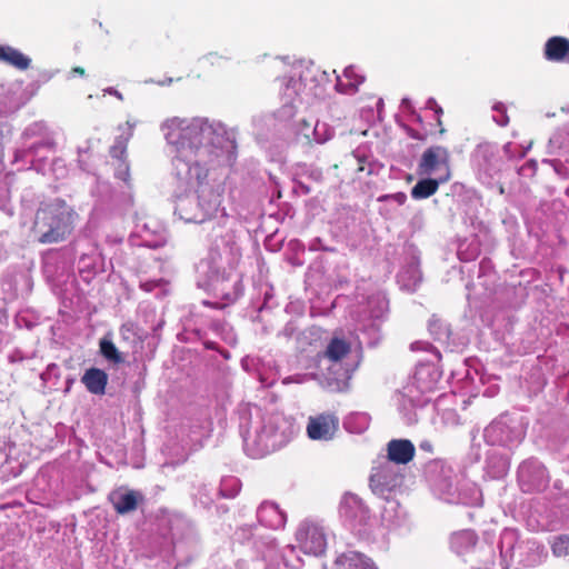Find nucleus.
Masks as SVG:
<instances>
[{
	"mask_svg": "<svg viewBox=\"0 0 569 569\" xmlns=\"http://www.w3.org/2000/svg\"><path fill=\"white\" fill-rule=\"evenodd\" d=\"M160 130L172 153L174 214L190 223L210 220L221 204L223 189L209 176L227 171L237 162V129L207 117H172L161 123Z\"/></svg>",
	"mask_w": 569,
	"mask_h": 569,
	"instance_id": "f257e3e1",
	"label": "nucleus"
},
{
	"mask_svg": "<svg viewBox=\"0 0 569 569\" xmlns=\"http://www.w3.org/2000/svg\"><path fill=\"white\" fill-rule=\"evenodd\" d=\"M238 416L244 452L254 459L284 447L297 431L293 419L280 412L262 413L258 406L240 405Z\"/></svg>",
	"mask_w": 569,
	"mask_h": 569,
	"instance_id": "f03ea898",
	"label": "nucleus"
},
{
	"mask_svg": "<svg viewBox=\"0 0 569 569\" xmlns=\"http://www.w3.org/2000/svg\"><path fill=\"white\" fill-rule=\"evenodd\" d=\"M327 81V73L313 64L293 67L292 73L282 79V106L278 111L279 117L291 119L300 104H310L313 100L322 98Z\"/></svg>",
	"mask_w": 569,
	"mask_h": 569,
	"instance_id": "7ed1b4c3",
	"label": "nucleus"
},
{
	"mask_svg": "<svg viewBox=\"0 0 569 569\" xmlns=\"http://www.w3.org/2000/svg\"><path fill=\"white\" fill-rule=\"evenodd\" d=\"M423 476L432 493L445 502L477 506L481 500V492L476 483L459 481L453 468L443 459L428 461Z\"/></svg>",
	"mask_w": 569,
	"mask_h": 569,
	"instance_id": "20e7f679",
	"label": "nucleus"
},
{
	"mask_svg": "<svg viewBox=\"0 0 569 569\" xmlns=\"http://www.w3.org/2000/svg\"><path fill=\"white\" fill-rule=\"evenodd\" d=\"M240 257V246L232 231H226L217 237L208 254L194 266L197 287L209 290L212 286L220 284V279L236 268Z\"/></svg>",
	"mask_w": 569,
	"mask_h": 569,
	"instance_id": "39448f33",
	"label": "nucleus"
},
{
	"mask_svg": "<svg viewBox=\"0 0 569 569\" xmlns=\"http://www.w3.org/2000/svg\"><path fill=\"white\" fill-rule=\"evenodd\" d=\"M78 218L73 207L61 198L41 202L34 216L33 236L43 244L63 241L73 231Z\"/></svg>",
	"mask_w": 569,
	"mask_h": 569,
	"instance_id": "423d86ee",
	"label": "nucleus"
},
{
	"mask_svg": "<svg viewBox=\"0 0 569 569\" xmlns=\"http://www.w3.org/2000/svg\"><path fill=\"white\" fill-rule=\"evenodd\" d=\"M23 143L14 151V162H22L23 166L18 170H34L38 173L47 172L46 154L54 153L57 142L53 133L43 121H37L29 124L22 132Z\"/></svg>",
	"mask_w": 569,
	"mask_h": 569,
	"instance_id": "0eeeda50",
	"label": "nucleus"
},
{
	"mask_svg": "<svg viewBox=\"0 0 569 569\" xmlns=\"http://www.w3.org/2000/svg\"><path fill=\"white\" fill-rule=\"evenodd\" d=\"M470 164L477 179L487 188L505 193L501 183L506 161L498 143L483 141L478 143L470 153Z\"/></svg>",
	"mask_w": 569,
	"mask_h": 569,
	"instance_id": "6e6552de",
	"label": "nucleus"
},
{
	"mask_svg": "<svg viewBox=\"0 0 569 569\" xmlns=\"http://www.w3.org/2000/svg\"><path fill=\"white\" fill-rule=\"evenodd\" d=\"M526 437V425L522 417L516 413L503 412L493 419L482 432L483 441L488 446L505 449L517 448Z\"/></svg>",
	"mask_w": 569,
	"mask_h": 569,
	"instance_id": "1a4fd4ad",
	"label": "nucleus"
},
{
	"mask_svg": "<svg viewBox=\"0 0 569 569\" xmlns=\"http://www.w3.org/2000/svg\"><path fill=\"white\" fill-rule=\"evenodd\" d=\"M388 313V299L381 292H377L367 299L361 307L357 321V330L362 336L360 342L368 347H376L381 340V323Z\"/></svg>",
	"mask_w": 569,
	"mask_h": 569,
	"instance_id": "9d476101",
	"label": "nucleus"
},
{
	"mask_svg": "<svg viewBox=\"0 0 569 569\" xmlns=\"http://www.w3.org/2000/svg\"><path fill=\"white\" fill-rule=\"evenodd\" d=\"M517 483L523 493H540L549 487V470L538 458H527L517 468Z\"/></svg>",
	"mask_w": 569,
	"mask_h": 569,
	"instance_id": "9b49d317",
	"label": "nucleus"
},
{
	"mask_svg": "<svg viewBox=\"0 0 569 569\" xmlns=\"http://www.w3.org/2000/svg\"><path fill=\"white\" fill-rule=\"evenodd\" d=\"M403 481V472L399 466L391 461L378 460L372 467L369 485L372 492L388 500L391 493L400 488Z\"/></svg>",
	"mask_w": 569,
	"mask_h": 569,
	"instance_id": "f8f14e48",
	"label": "nucleus"
},
{
	"mask_svg": "<svg viewBox=\"0 0 569 569\" xmlns=\"http://www.w3.org/2000/svg\"><path fill=\"white\" fill-rule=\"evenodd\" d=\"M232 539L242 546H248L256 553L257 559L264 561V556H270L276 538L270 533L260 532L257 525H241L233 531ZM273 553H271L272 556Z\"/></svg>",
	"mask_w": 569,
	"mask_h": 569,
	"instance_id": "ddd939ff",
	"label": "nucleus"
},
{
	"mask_svg": "<svg viewBox=\"0 0 569 569\" xmlns=\"http://www.w3.org/2000/svg\"><path fill=\"white\" fill-rule=\"evenodd\" d=\"M296 540L300 550L316 557L322 556L327 549V536L323 527L319 523L303 520L297 531Z\"/></svg>",
	"mask_w": 569,
	"mask_h": 569,
	"instance_id": "4468645a",
	"label": "nucleus"
},
{
	"mask_svg": "<svg viewBox=\"0 0 569 569\" xmlns=\"http://www.w3.org/2000/svg\"><path fill=\"white\" fill-rule=\"evenodd\" d=\"M339 515L346 526L358 532H361L370 520L369 508L360 497L350 492L343 495L339 506Z\"/></svg>",
	"mask_w": 569,
	"mask_h": 569,
	"instance_id": "2eb2a0df",
	"label": "nucleus"
},
{
	"mask_svg": "<svg viewBox=\"0 0 569 569\" xmlns=\"http://www.w3.org/2000/svg\"><path fill=\"white\" fill-rule=\"evenodd\" d=\"M440 380L439 371L431 365H420L417 367L412 381L406 387V395L410 397L412 402L425 405L430 399H415L413 392L417 391L425 396L432 392Z\"/></svg>",
	"mask_w": 569,
	"mask_h": 569,
	"instance_id": "dca6fc26",
	"label": "nucleus"
},
{
	"mask_svg": "<svg viewBox=\"0 0 569 569\" xmlns=\"http://www.w3.org/2000/svg\"><path fill=\"white\" fill-rule=\"evenodd\" d=\"M548 152L558 158L543 159L542 163L550 164L558 177L569 179V132L553 133L549 139Z\"/></svg>",
	"mask_w": 569,
	"mask_h": 569,
	"instance_id": "f3484780",
	"label": "nucleus"
},
{
	"mask_svg": "<svg viewBox=\"0 0 569 569\" xmlns=\"http://www.w3.org/2000/svg\"><path fill=\"white\" fill-rule=\"evenodd\" d=\"M405 253L406 262L398 272L397 279L401 288L415 291L422 280L419 250L413 244H407Z\"/></svg>",
	"mask_w": 569,
	"mask_h": 569,
	"instance_id": "a211bd4d",
	"label": "nucleus"
},
{
	"mask_svg": "<svg viewBox=\"0 0 569 569\" xmlns=\"http://www.w3.org/2000/svg\"><path fill=\"white\" fill-rule=\"evenodd\" d=\"M271 553L273 555L264 556L263 569H300L303 566V560L299 556L297 547L292 545L279 550L274 541Z\"/></svg>",
	"mask_w": 569,
	"mask_h": 569,
	"instance_id": "6ab92c4d",
	"label": "nucleus"
},
{
	"mask_svg": "<svg viewBox=\"0 0 569 569\" xmlns=\"http://www.w3.org/2000/svg\"><path fill=\"white\" fill-rule=\"evenodd\" d=\"M132 236L140 239L139 244L148 248H159L164 244L166 237L156 221L137 218Z\"/></svg>",
	"mask_w": 569,
	"mask_h": 569,
	"instance_id": "aec40b11",
	"label": "nucleus"
},
{
	"mask_svg": "<svg viewBox=\"0 0 569 569\" xmlns=\"http://www.w3.org/2000/svg\"><path fill=\"white\" fill-rule=\"evenodd\" d=\"M221 283L217 286H212L209 290L219 295L226 303L223 306L233 303L239 297L242 296L243 284L241 274L238 273L234 269L229 270L223 279H220Z\"/></svg>",
	"mask_w": 569,
	"mask_h": 569,
	"instance_id": "412c9836",
	"label": "nucleus"
},
{
	"mask_svg": "<svg viewBox=\"0 0 569 569\" xmlns=\"http://www.w3.org/2000/svg\"><path fill=\"white\" fill-rule=\"evenodd\" d=\"M339 420L333 415H320L310 418L307 426L308 437L312 440H330L338 429Z\"/></svg>",
	"mask_w": 569,
	"mask_h": 569,
	"instance_id": "4be33fe9",
	"label": "nucleus"
},
{
	"mask_svg": "<svg viewBox=\"0 0 569 569\" xmlns=\"http://www.w3.org/2000/svg\"><path fill=\"white\" fill-rule=\"evenodd\" d=\"M448 149L442 146H432L423 151L418 164V172L429 176L441 167L448 169Z\"/></svg>",
	"mask_w": 569,
	"mask_h": 569,
	"instance_id": "5701e85b",
	"label": "nucleus"
},
{
	"mask_svg": "<svg viewBox=\"0 0 569 569\" xmlns=\"http://www.w3.org/2000/svg\"><path fill=\"white\" fill-rule=\"evenodd\" d=\"M103 257L96 248L81 253L77 261V269L82 280L89 283L98 273L106 270Z\"/></svg>",
	"mask_w": 569,
	"mask_h": 569,
	"instance_id": "b1692460",
	"label": "nucleus"
},
{
	"mask_svg": "<svg viewBox=\"0 0 569 569\" xmlns=\"http://www.w3.org/2000/svg\"><path fill=\"white\" fill-rule=\"evenodd\" d=\"M327 372L325 373V383L330 391H343L349 387L355 368L343 366L342 362H329Z\"/></svg>",
	"mask_w": 569,
	"mask_h": 569,
	"instance_id": "393cba45",
	"label": "nucleus"
},
{
	"mask_svg": "<svg viewBox=\"0 0 569 569\" xmlns=\"http://www.w3.org/2000/svg\"><path fill=\"white\" fill-rule=\"evenodd\" d=\"M519 561L523 567L533 568L540 566L548 558V551L543 543L536 539H528L519 546Z\"/></svg>",
	"mask_w": 569,
	"mask_h": 569,
	"instance_id": "a878e982",
	"label": "nucleus"
},
{
	"mask_svg": "<svg viewBox=\"0 0 569 569\" xmlns=\"http://www.w3.org/2000/svg\"><path fill=\"white\" fill-rule=\"evenodd\" d=\"M257 520L262 527L279 529L284 526L287 518L276 502L266 500L257 508Z\"/></svg>",
	"mask_w": 569,
	"mask_h": 569,
	"instance_id": "bb28decb",
	"label": "nucleus"
},
{
	"mask_svg": "<svg viewBox=\"0 0 569 569\" xmlns=\"http://www.w3.org/2000/svg\"><path fill=\"white\" fill-rule=\"evenodd\" d=\"M415 446L408 439H392L387 445V457L382 458L383 461H391V463L407 465L415 456Z\"/></svg>",
	"mask_w": 569,
	"mask_h": 569,
	"instance_id": "cd10ccee",
	"label": "nucleus"
},
{
	"mask_svg": "<svg viewBox=\"0 0 569 569\" xmlns=\"http://www.w3.org/2000/svg\"><path fill=\"white\" fill-rule=\"evenodd\" d=\"M109 500L117 513L127 515L134 511L138 505L143 502L144 497L134 490H117L110 493Z\"/></svg>",
	"mask_w": 569,
	"mask_h": 569,
	"instance_id": "c85d7f7f",
	"label": "nucleus"
},
{
	"mask_svg": "<svg viewBox=\"0 0 569 569\" xmlns=\"http://www.w3.org/2000/svg\"><path fill=\"white\" fill-rule=\"evenodd\" d=\"M543 57L551 62L569 63V39L551 37L543 47Z\"/></svg>",
	"mask_w": 569,
	"mask_h": 569,
	"instance_id": "c756f323",
	"label": "nucleus"
},
{
	"mask_svg": "<svg viewBox=\"0 0 569 569\" xmlns=\"http://www.w3.org/2000/svg\"><path fill=\"white\" fill-rule=\"evenodd\" d=\"M478 540V535L472 529L455 531L450 536V549L459 556L467 555L476 548Z\"/></svg>",
	"mask_w": 569,
	"mask_h": 569,
	"instance_id": "7c9ffc66",
	"label": "nucleus"
},
{
	"mask_svg": "<svg viewBox=\"0 0 569 569\" xmlns=\"http://www.w3.org/2000/svg\"><path fill=\"white\" fill-rule=\"evenodd\" d=\"M81 382L90 393L102 396L106 393L108 375L104 370L92 367L86 370L81 377Z\"/></svg>",
	"mask_w": 569,
	"mask_h": 569,
	"instance_id": "2f4dec72",
	"label": "nucleus"
},
{
	"mask_svg": "<svg viewBox=\"0 0 569 569\" xmlns=\"http://www.w3.org/2000/svg\"><path fill=\"white\" fill-rule=\"evenodd\" d=\"M428 330L436 341L452 350L455 346L451 342L452 332L450 325L446 320L432 315L428 321Z\"/></svg>",
	"mask_w": 569,
	"mask_h": 569,
	"instance_id": "473e14b6",
	"label": "nucleus"
},
{
	"mask_svg": "<svg viewBox=\"0 0 569 569\" xmlns=\"http://www.w3.org/2000/svg\"><path fill=\"white\" fill-rule=\"evenodd\" d=\"M0 61L21 71L31 66V58L11 46L0 44Z\"/></svg>",
	"mask_w": 569,
	"mask_h": 569,
	"instance_id": "72a5a7b5",
	"label": "nucleus"
},
{
	"mask_svg": "<svg viewBox=\"0 0 569 569\" xmlns=\"http://www.w3.org/2000/svg\"><path fill=\"white\" fill-rule=\"evenodd\" d=\"M509 469L508 458L501 453L490 451L486 456L485 470L491 479H500L507 475Z\"/></svg>",
	"mask_w": 569,
	"mask_h": 569,
	"instance_id": "f704fd0d",
	"label": "nucleus"
},
{
	"mask_svg": "<svg viewBox=\"0 0 569 569\" xmlns=\"http://www.w3.org/2000/svg\"><path fill=\"white\" fill-rule=\"evenodd\" d=\"M351 351V345L338 337H333L328 342L325 351L322 352V359L327 360L328 362H342L345 357H347Z\"/></svg>",
	"mask_w": 569,
	"mask_h": 569,
	"instance_id": "c9c22d12",
	"label": "nucleus"
},
{
	"mask_svg": "<svg viewBox=\"0 0 569 569\" xmlns=\"http://www.w3.org/2000/svg\"><path fill=\"white\" fill-rule=\"evenodd\" d=\"M343 77L346 80L338 76L336 82V89L341 93L352 94L357 92L358 87L365 81V77L359 74L353 66L345 68Z\"/></svg>",
	"mask_w": 569,
	"mask_h": 569,
	"instance_id": "e433bc0d",
	"label": "nucleus"
},
{
	"mask_svg": "<svg viewBox=\"0 0 569 569\" xmlns=\"http://www.w3.org/2000/svg\"><path fill=\"white\" fill-rule=\"evenodd\" d=\"M370 559L363 553L349 550L337 557L335 566L337 569H366Z\"/></svg>",
	"mask_w": 569,
	"mask_h": 569,
	"instance_id": "4c0bfd02",
	"label": "nucleus"
},
{
	"mask_svg": "<svg viewBox=\"0 0 569 569\" xmlns=\"http://www.w3.org/2000/svg\"><path fill=\"white\" fill-rule=\"evenodd\" d=\"M448 174L440 179L426 178L419 180L411 189V197L413 199H426L436 193L441 182L448 180Z\"/></svg>",
	"mask_w": 569,
	"mask_h": 569,
	"instance_id": "58836bf2",
	"label": "nucleus"
},
{
	"mask_svg": "<svg viewBox=\"0 0 569 569\" xmlns=\"http://www.w3.org/2000/svg\"><path fill=\"white\" fill-rule=\"evenodd\" d=\"M192 496L197 505H199L203 509H209L214 502L218 493L214 492V489L211 485H208L203 481H199L193 485Z\"/></svg>",
	"mask_w": 569,
	"mask_h": 569,
	"instance_id": "ea45409f",
	"label": "nucleus"
},
{
	"mask_svg": "<svg viewBox=\"0 0 569 569\" xmlns=\"http://www.w3.org/2000/svg\"><path fill=\"white\" fill-rule=\"evenodd\" d=\"M352 158L357 162V171L358 172H366L367 174H372L376 172L377 162L373 160V157L369 152L367 147H365V146L358 147L352 152Z\"/></svg>",
	"mask_w": 569,
	"mask_h": 569,
	"instance_id": "a19ab883",
	"label": "nucleus"
},
{
	"mask_svg": "<svg viewBox=\"0 0 569 569\" xmlns=\"http://www.w3.org/2000/svg\"><path fill=\"white\" fill-rule=\"evenodd\" d=\"M370 425V416L366 412L349 413L343 420L345 429L350 433H362Z\"/></svg>",
	"mask_w": 569,
	"mask_h": 569,
	"instance_id": "79ce46f5",
	"label": "nucleus"
},
{
	"mask_svg": "<svg viewBox=\"0 0 569 569\" xmlns=\"http://www.w3.org/2000/svg\"><path fill=\"white\" fill-rule=\"evenodd\" d=\"M209 329L218 336L221 340L230 346L237 343V336L232 327L222 319H212L209 322Z\"/></svg>",
	"mask_w": 569,
	"mask_h": 569,
	"instance_id": "37998d69",
	"label": "nucleus"
},
{
	"mask_svg": "<svg viewBox=\"0 0 569 569\" xmlns=\"http://www.w3.org/2000/svg\"><path fill=\"white\" fill-rule=\"evenodd\" d=\"M119 336L129 347L134 348L143 340L142 330L133 322H126L119 329Z\"/></svg>",
	"mask_w": 569,
	"mask_h": 569,
	"instance_id": "c03bdc74",
	"label": "nucleus"
},
{
	"mask_svg": "<svg viewBox=\"0 0 569 569\" xmlns=\"http://www.w3.org/2000/svg\"><path fill=\"white\" fill-rule=\"evenodd\" d=\"M99 348L101 356L113 365H120L124 362V357L122 352L116 347L113 341L108 337H103L99 341Z\"/></svg>",
	"mask_w": 569,
	"mask_h": 569,
	"instance_id": "a18cd8bd",
	"label": "nucleus"
},
{
	"mask_svg": "<svg viewBox=\"0 0 569 569\" xmlns=\"http://www.w3.org/2000/svg\"><path fill=\"white\" fill-rule=\"evenodd\" d=\"M293 176L302 180L313 181L316 183H321L323 181L322 169L315 164L297 163L295 167Z\"/></svg>",
	"mask_w": 569,
	"mask_h": 569,
	"instance_id": "49530a36",
	"label": "nucleus"
},
{
	"mask_svg": "<svg viewBox=\"0 0 569 569\" xmlns=\"http://www.w3.org/2000/svg\"><path fill=\"white\" fill-rule=\"evenodd\" d=\"M241 489V482L237 477H222L219 486L218 496L221 498H234Z\"/></svg>",
	"mask_w": 569,
	"mask_h": 569,
	"instance_id": "de8ad7c7",
	"label": "nucleus"
},
{
	"mask_svg": "<svg viewBox=\"0 0 569 569\" xmlns=\"http://www.w3.org/2000/svg\"><path fill=\"white\" fill-rule=\"evenodd\" d=\"M479 253L480 244L476 239L459 242L457 254L461 261H472Z\"/></svg>",
	"mask_w": 569,
	"mask_h": 569,
	"instance_id": "09e8293b",
	"label": "nucleus"
},
{
	"mask_svg": "<svg viewBox=\"0 0 569 569\" xmlns=\"http://www.w3.org/2000/svg\"><path fill=\"white\" fill-rule=\"evenodd\" d=\"M311 134V141L322 144L333 137L335 130L328 123L317 120L312 127Z\"/></svg>",
	"mask_w": 569,
	"mask_h": 569,
	"instance_id": "8fccbe9b",
	"label": "nucleus"
},
{
	"mask_svg": "<svg viewBox=\"0 0 569 569\" xmlns=\"http://www.w3.org/2000/svg\"><path fill=\"white\" fill-rule=\"evenodd\" d=\"M552 555L557 558L569 556V535H558L550 541Z\"/></svg>",
	"mask_w": 569,
	"mask_h": 569,
	"instance_id": "3c124183",
	"label": "nucleus"
},
{
	"mask_svg": "<svg viewBox=\"0 0 569 569\" xmlns=\"http://www.w3.org/2000/svg\"><path fill=\"white\" fill-rule=\"evenodd\" d=\"M531 144L523 147L515 142H507L502 147V152L508 160H517L526 157Z\"/></svg>",
	"mask_w": 569,
	"mask_h": 569,
	"instance_id": "603ef678",
	"label": "nucleus"
},
{
	"mask_svg": "<svg viewBox=\"0 0 569 569\" xmlns=\"http://www.w3.org/2000/svg\"><path fill=\"white\" fill-rule=\"evenodd\" d=\"M21 207L24 211L32 212L34 207L40 202V196L33 188H26L21 194Z\"/></svg>",
	"mask_w": 569,
	"mask_h": 569,
	"instance_id": "864d4df0",
	"label": "nucleus"
},
{
	"mask_svg": "<svg viewBox=\"0 0 569 569\" xmlns=\"http://www.w3.org/2000/svg\"><path fill=\"white\" fill-rule=\"evenodd\" d=\"M48 154V153H43ZM46 167L47 173L51 172L57 179L64 178L68 173V169L66 162L61 158H54L50 163L48 162V158L46 157Z\"/></svg>",
	"mask_w": 569,
	"mask_h": 569,
	"instance_id": "5fc2aeb1",
	"label": "nucleus"
},
{
	"mask_svg": "<svg viewBox=\"0 0 569 569\" xmlns=\"http://www.w3.org/2000/svg\"><path fill=\"white\" fill-rule=\"evenodd\" d=\"M0 210L9 217L13 214V207L10 200V191L6 182H0Z\"/></svg>",
	"mask_w": 569,
	"mask_h": 569,
	"instance_id": "6e6d98bb",
	"label": "nucleus"
},
{
	"mask_svg": "<svg viewBox=\"0 0 569 569\" xmlns=\"http://www.w3.org/2000/svg\"><path fill=\"white\" fill-rule=\"evenodd\" d=\"M113 201L121 214H126L133 207V196L130 191L122 192Z\"/></svg>",
	"mask_w": 569,
	"mask_h": 569,
	"instance_id": "4d7b16f0",
	"label": "nucleus"
},
{
	"mask_svg": "<svg viewBox=\"0 0 569 569\" xmlns=\"http://www.w3.org/2000/svg\"><path fill=\"white\" fill-rule=\"evenodd\" d=\"M492 111L496 112L492 119L498 126L506 127L509 123V117L507 114V108L505 103L496 102L492 106Z\"/></svg>",
	"mask_w": 569,
	"mask_h": 569,
	"instance_id": "13d9d810",
	"label": "nucleus"
},
{
	"mask_svg": "<svg viewBox=\"0 0 569 569\" xmlns=\"http://www.w3.org/2000/svg\"><path fill=\"white\" fill-rule=\"evenodd\" d=\"M114 177L126 184H129L130 180V167L127 160H120L114 166Z\"/></svg>",
	"mask_w": 569,
	"mask_h": 569,
	"instance_id": "bf43d9fd",
	"label": "nucleus"
},
{
	"mask_svg": "<svg viewBox=\"0 0 569 569\" xmlns=\"http://www.w3.org/2000/svg\"><path fill=\"white\" fill-rule=\"evenodd\" d=\"M299 331V326L296 319H290L284 327L278 331V338H284L286 340H290L293 338Z\"/></svg>",
	"mask_w": 569,
	"mask_h": 569,
	"instance_id": "052dcab7",
	"label": "nucleus"
},
{
	"mask_svg": "<svg viewBox=\"0 0 569 569\" xmlns=\"http://www.w3.org/2000/svg\"><path fill=\"white\" fill-rule=\"evenodd\" d=\"M60 377L59 367L56 363L48 365L47 369L40 375L43 382H52L56 385Z\"/></svg>",
	"mask_w": 569,
	"mask_h": 569,
	"instance_id": "680f3d73",
	"label": "nucleus"
},
{
	"mask_svg": "<svg viewBox=\"0 0 569 569\" xmlns=\"http://www.w3.org/2000/svg\"><path fill=\"white\" fill-rule=\"evenodd\" d=\"M537 168L538 164L536 160H528L518 169V174L525 178H531L536 174Z\"/></svg>",
	"mask_w": 569,
	"mask_h": 569,
	"instance_id": "e2e57ef3",
	"label": "nucleus"
},
{
	"mask_svg": "<svg viewBox=\"0 0 569 569\" xmlns=\"http://www.w3.org/2000/svg\"><path fill=\"white\" fill-rule=\"evenodd\" d=\"M110 156L113 158L117 162L120 160H126L124 156L127 152V147L123 142L117 141L111 148H110Z\"/></svg>",
	"mask_w": 569,
	"mask_h": 569,
	"instance_id": "0e129e2a",
	"label": "nucleus"
},
{
	"mask_svg": "<svg viewBox=\"0 0 569 569\" xmlns=\"http://www.w3.org/2000/svg\"><path fill=\"white\" fill-rule=\"evenodd\" d=\"M293 192L299 196H307L311 193L310 186L302 179L293 176Z\"/></svg>",
	"mask_w": 569,
	"mask_h": 569,
	"instance_id": "69168bd1",
	"label": "nucleus"
},
{
	"mask_svg": "<svg viewBox=\"0 0 569 569\" xmlns=\"http://www.w3.org/2000/svg\"><path fill=\"white\" fill-rule=\"evenodd\" d=\"M379 201L383 202V201H395L397 202L398 204H403L407 200V194L405 192H396V193H391V194H383V196H380Z\"/></svg>",
	"mask_w": 569,
	"mask_h": 569,
	"instance_id": "338daca9",
	"label": "nucleus"
},
{
	"mask_svg": "<svg viewBox=\"0 0 569 569\" xmlns=\"http://www.w3.org/2000/svg\"><path fill=\"white\" fill-rule=\"evenodd\" d=\"M198 338L202 341L206 349L218 350V345L214 341L206 339V332L202 329H196Z\"/></svg>",
	"mask_w": 569,
	"mask_h": 569,
	"instance_id": "774afa93",
	"label": "nucleus"
}]
</instances>
